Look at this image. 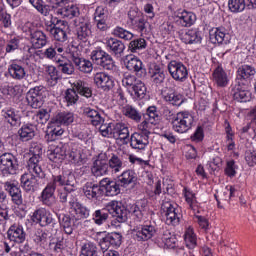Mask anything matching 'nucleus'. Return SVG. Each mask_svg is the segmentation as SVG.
Instances as JSON below:
<instances>
[{
	"instance_id": "nucleus-1",
	"label": "nucleus",
	"mask_w": 256,
	"mask_h": 256,
	"mask_svg": "<svg viewBox=\"0 0 256 256\" xmlns=\"http://www.w3.org/2000/svg\"><path fill=\"white\" fill-rule=\"evenodd\" d=\"M107 211L112 217L116 218L118 223H125V221H127V210H125V207L121 206V203L117 201H111L104 209L96 210L93 214V220L96 225H103V223H106L109 218Z\"/></svg>"
},
{
	"instance_id": "nucleus-2",
	"label": "nucleus",
	"mask_w": 256,
	"mask_h": 256,
	"mask_svg": "<svg viewBox=\"0 0 256 256\" xmlns=\"http://www.w3.org/2000/svg\"><path fill=\"white\" fill-rule=\"evenodd\" d=\"M31 157L28 160L27 167L30 173H35L38 177H45V172L41 167V156L43 155V147L37 142H33L30 146Z\"/></svg>"
},
{
	"instance_id": "nucleus-3",
	"label": "nucleus",
	"mask_w": 256,
	"mask_h": 256,
	"mask_svg": "<svg viewBox=\"0 0 256 256\" xmlns=\"http://www.w3.org/2000/svg\"><path fill=\"white\" fill-rule=\"evenodd\" d=\"M195 123L193 114L189 111L178 112L172 119V129L176 133H187Z\"/></svg>"
},
{
	"instance_id": "nucleus-4",
	"label": "nucleus",
	"mask_w": 256,
	"mask_h": 256,
	"mask_svg": "<svg viewBox=\"0 0 256 256\" xmlns=\"http://www.w3.org/2000/svg\"><path fill=\"white\" fill-rule=\"evenodd\" d=\"M49 185H53L54 189L57 187H64V191H75V175L71 170L63 171L61 174L53 175Z\"/></svg>"
},
{
	"instance_id": "nucleus-5",
	"label": "nucleus",
	"mask_w": 256,
	"mask_h": 256,
	"mask_svg": "<svg viewBox=\"0 0 256 256\" xmlns=\"http://www.w3.org/2000/svg\"><path fill=\"white\" fill-rule=\"evenodd\" d=\"M76 33L77 38L81 43H84L86 47L91 45L89 40L93 37V31H91L93 25H91V21L85 17H80L76 20ZM80 43V45H82Z\"/></svg>"
},
{
	"instance_id": "nucleus-6",
	"label": "nucleus",
	"mask_w": 256,
	"mask_h": 256,
	"mask_svg": "<svg viewBox=\"0 0 256 256\" xmlns=\"http://www.w3.org/2000/svg\"><path fill=\"white\" fill-rule=\"evenodd\" d=\"M68 58L70 61H73L77 69L82 73H91L93 71V63L89 60L81 58L79 54V48L74 45H69L67 50Z\"/></svg>"
},
{
	"instance_id": "nucleus-7",
	"label": "nucleus",
	"mask_w": 256,
	"mask_h": 256,
	"mask_svg": "<svg viewBox=\"0 0 256 256\" xmlns=\"http://www.w3.org/2000/svg\"><path fill=\"white\" fill-rule=\"evenodd\" d=\"M47 97V90L43 86H36L30 89L26 95V101L32 109H39L43 107L45 98Z\"/></svg>"
},
{
	"instance_id": "nucleus-8",
	"label": "nucleus",
	"mask_w": 256,
	"mask_h": 256,
	"mask_svg": "<svg viewBox=\"0 0 256 256\" xmlns=\"http://www.w3.org/2000/svg\"><path fill=\"white\" fill-rule=\"evenodd\" d=\"M167 69L174 81L183 83L187 81V77H189V70H187V66L182 62L172 60L168 63Z\"/></svg>"
},
{
	"instance_id": "nucleus-9",
	"label": "nucleus",
	"mask_w": 256,
	"mask_h": 256,
	"mask_svg": "<svg viewBox=\"0 0 256 256\" xmlns=\"http://www.w3.org/2000/svg\"><path fill=\"white\" fill-rule=\"evenodd\" d=\"M68 50L69 47H65L63 43L55 42L44 50L43 56L45 59H49L50 61H55V63H58L65 57V55H69L67 53Z\"/></svg>"
},
{
	"instance_id": "nucleus-10",
	"label": "nucleus",
	"mask_w": 256,
	"mask_h": 256,
	"mask_svg": "<svg viewBox=\"0 0 256 256\" xmlns=\"http://www.w3.org/2000/svg\"><path fill=\"white\" fill-rule=\"evenodd\" d=\"M231 94L235 101H239L240 103L251 101V91H249V87L245 82H241L240 80H236V83L232 86Z\"/></svg>"
},
{
	"instance_id": "nucleus-11",
	"label": "nucleus",
	"mask_w": 256,
	"mask_h": 256,
	"mask_svg": "<svg viewBox=\"0 0 256 256\" xmlns=\"http://www.w3.org/2000/svg\"><path fill=\"white\" fill-rule=\"evenodd\" d=\"M59 23H61V20L50 16V21H46V30L56 41H67V32L63 28L57 27Z\"/></svg>"
},
{
	"instance_id": "nucleus-12",
	"label": "nucleus",
	"mask_w": 256,
	"mask_h": 256,
	"mask_svg": "<svg viewBox=\"0 0 256 256\" xmlns=\"http://www.w3.org/2000/svg\"><path fill=\"white\" fill-rule=\"evenodd\" d=\"M197 21V15L191 11L179 10L174 15V23L177 27H192Z\"/></svg>"
},
{
	"instance_id": "nucleus-13",
	"label": "nucleus",
	"mask_w": 256,
	"mask_h": 256,
	"mask_svg": "<svg viewBox=\"0 0 256 256\" xmlns=\"http://www.w3.org/2000/svg\"><path fill=\"white\" fill-rule=\"evenodd\" d=\"M17 160L11 153H4L1 155V171L5 177L7 175H15L17 173Z\"/></svg>"
},
{
	"instance_id": "nucleus-14",
	"label": "nucleus",
	"mask_w": 256,
	"mask_h": 256,
	"mask_svg": "<svg viewBox=\"0 0 256 256\" xmlns=\"http://www.w3.org/2000/svg\"><path fill=\"white\" fill-rule=\"evenodd\" d=\"M156 243L159 247L175 249V247H177V237L171 234L167 228L162 227V230L159 231Z\"/></svg>"
},
{
	"instance_id": "nucleus-15",
	"label": "nucleus",
	"mask_w": 256,
	"mask_h": 256,
	"mask_svg": "<svg viewBox=\"0 0 256 256\" xmlns=\"http://www.w3.org/2000/svg\"><path fill=\"white\" fill-rule=\"evenodd\" d=\"M162 209L166 216V225H177L179 223V208L177 203L163 202Z\"/></svg>"
},
{
	"instance_id": "nucleus-16",
	"label": "nucleus",
	"mask_w": 256,
	"mask_h": 256,
	"mask_svg": "<svg viewBox=\"0 0 256 256\" xmlns=\"http://www.w3.org/2000/svg\"><path fill=\"white\" fill-rule=\"evenodd\" d=\"M130 147L137 153H143L149 147V136L134 132L130 138Z\"/></svg>"
},
{
	"instance_id": "nucleus-17",
	"label": "nucleus",
	"mask_w": 256,
	"mask_h": 256,
	"mask_svg": "<svg viewBox=\"0 0 256 256\" xmlns=\"http://www.w3.org/2000/svg\"><path fill=\"white\" fill-rule=\"evenodd\" d=\"M7 3L10 5V7H19L21 5L23 0H6ZM29 3L34 7L35 10L38 11V13H41V15H44V17H48L51 7L49 5H45V2L43 0H29Z\"/></svg>"
},
{
	"instance_id": "nucleus-18",
	"label": "nucleus",
	"mask_w": 256,
	"mask_h": 256,
	"mask_svg": "<svg viewBox=\"0 0 256 256\" xmlns=\"http://www.w3.org/2000/svg\"><path fill=\"white\" fill-rule=\"evenodd\" d=\"M209 35L211 43L214 44L227 45L231 41V35L223 27L213 28L210 30Z\"/></svg>"
},
{
	"instance_id": "nucleus-19",
	"label": "nucleus",
	"mask_w": 256,
	"mask_h": 256,
	"mask_svg": "<svg viewBox=\"0 0 256 256\" xmlns=\"http://www.w3.org/2000/svg\"><path fill=\"white\" fill-rule=\"evenodd\" d=\"M31 219L32 223H35L36 225H55V220H53L51 212L45 208L36 210Z\"/></svg>"
},
{
	"instance_id": "nucleus-20",
	"label": "nucleus",
	"mask_w": 256,
	"mask_h": 256,
	"mask_svg": "<svg viewBox=\"0 0 256 256\" xmlns=\"http://www.w3.org/2000/svg\"><path fill=\"white\" fill-rule=\"evenodd\" d=\"M4 189L9 193L15 205H21L23 203V196L21 195V188L19 187V182L15 180L7 181L4 184Z\"/></svg>"
},
{
	"instance_id": "nucleus-21",
	"label": "nucleus",
	"mask_w": 256,
	"mask_h": 256,
	"mask_svg": "<svg viewBox=\"0 0 256 256\" xmlns=\"http://www.w3.org/2000/svg\"><path fill=\"white\" fill-rule=\"evenodd\" d=\"M94 83L103 91H109L115 87V80L105 72H98L94 75Z\"/></svg>"
},
{
	"instance_id": "nucleus-22",
	"label": "nucleus",
	"mask_w": 256,
	"mask_h": 256,
	"mask_svg": "<svg viewBox=\"0 0 256 256\" xmlns=\"http://www.w3.org/2000/svg\"><path fill=\"white\" fill-rule=\"evenodd\" d=\"M38 179L42 178L35 174V172L29 171V173H24L20 178L22 189L27 192L35 191L39 183Z\"/></svg>"
},
{
	"instance_id": "nucleus-23",
	"label": "nucleus",
	"mask_w": 256,
	"mask_h": 256,
	"mask_svg": "<svg viewBox=\"0 0 256 256\" xmlns=\"http://www.w3.org/2000/svg\"><path fill=\"white\" fill-rule=\"evenodd\" d=\"M69 148L67 144L50 146L48 150V159L53 163H63L65 161V151Z\"/></svg>"
},
{
	"instance_id": "nucleus-24",
	"label": "nucleus",
	"mask_w": 256,
	"mask_h": 256,
	"mask_svg": "<svg viewBox=\"0 0 256 256\" xmlns=\"http://www.w3.org/2000/svg\"><path fill=\"white\" fill-rule=\"evenodd\" d=\"M55 186L53 184H47L40 194V201L42 205L46 207H53L57 203V197H55Z\"/></svg>"
},
{
	"instance_id": "nucleus-25",
	"label": "nucleus",
	"mask_w": 256,
	"mask_h": 256,
	"mask_svg": "<svg viewBox=\"0 0 256 256\" xmlns=\"http://www.w3.org/2000/svg\"><path fill=\"white\" fill-rule=\"evenodd\" d=\"M104 44L106 49L115 57H121L125 52V44L117 38H106Z\"/></svg>"
},
{
	"instance_id": "nucleus-26",
	"label": "nucleus",
	"mask_w": 256,
	"mask_h": 256,
	"mask_svg": "<svg viewBox=\"0 0 256 256\" xmlns=\"http://www.w3.org/2000/svg\"><path fill=\"white\" fill-rule=\"evenodd\" d=\"M70 214L72 219H75V221H81V219H87L89 216V209L87 207L83 206V204L73 201L70 202Z\"/></svg>"
},
{
	"instance_id": "nucleus-27",
	"label": "nucleus",
	"mask_w": 256,
	"mask_h": 256,
	"mask_svg": "<svg viewBox=\"0 0 256 256\" xmlns=\"http://www.w3.org/2000/svg\"><path fill=\"white\" fill-rule=\"evenodd\" d=\"M100 187L102 191L105 190L107 197H115L121 193V188L117 181L111 180L109 178H104L100 181Z\"/></svg>"
},
{
	"instance_id": "nucleus-28",
	"label": "nucleus",
	"mask_w": 256,
	"mask_h": 256,
	"mask_svg": "<svg viewBox=\"0 0 256 256\" xmlns=\"http://www.w3.org/2000/svg\"><path fill=\"white\" fill-rule=\"evenodd\" d=\"M112 139L121 141V143H127L129 139V127L125 123H116L113 125Z\"/></svg>"
},
{
	"instance_id": "nucleus-29",
	"label": "nucleus",
	"mask_w": 256,
	"mask_h": 256,
	"mask_svg": "<svg viewBox=\"0 0 256 256\" xmlns=\"http://www.w3.org/2000/svg\"><path fill=\"white\" fill-rule=\"evenodd\" d=\"M82 191L87 199H99V197H102L103 195L101 184L97 185L92 182H87L83 186Z\"/></svg>"
},
{
	"instance_id": "nucleus-30",
	"label": "nucleus",
	"mask_w": 256,
	"mask_h": 256,
	"mask_svg": "<svg viewBox=\"0 0 256 256\" xmlns=\"http://www.w3.org/2000/svg\"><path fill=\"white\" fill-rule=\"evenodd\" d=\"M163 99L168 103V105H172V107H181L182 104L185 103V97L183 94L175 90H170L164 93Z\"/></svg>"
},
{
	"instance_id": "nucleus-31",
	"label": "nucleus",
	"mask_w": 256,
	"mask_h": 256,
	"mask_svg": "<svg viewBox=\"0 0 256 256\" xmlns=\"http://www.w3.org/2000/svg\"><path fill=\"white\" fill-rule=\"evenodd\" d=\"M80 14L77 4L64 5L56 10V15H60L63 19H75Z\"/></svg>"
},
{
	"instance_id": "nucleus-32",
	"label": "nucleus",
	"mask_w": 256,
	"mask_h": 256,
	"mask_svg": "<svg viewBox=\"0 0 256 256\" xmlns=\"http://www.w3.org/2000/svg\"><path fill=\"white\" fill-rule=\"evenodd\" d=\"M47 35L41 30L30 32V43L34 49H43L47 45Z\"/></svg>"
},
{
	"instance_id": "nucleus-33",
	"label": "nucleus",
	"mask_w": 256,
	"mask_h": 256,
	"mask_svg": "<svg viewBox=\"0 0 256 256\" xmlns=\"http://www.w3.org/2000/svg\"><path fill=\"white\" fill-rule=\"evenodd\" d=\"M67 247V240H65V238H63V236H61L59 233L50 239L49 249L53 253H63Z\"/></svg>"
},
{
	"instance_id": "nucleus-34",
	"label": "nucleus",
	"mask_w": 256,
	"mask_h": 256,
	"mask_svg": "<svg viewBox=\"0 0 256 256\" xmlns=\"http://www.w3.org/2000/svg\"><path fill=\"white\" fill-rule=\"evenodd\" d=\"M212 77L217 87H227L229 85V76H227V72L221 66L214 70Z\"/></svg>"
},
{
	"instance_id": "nucleus-35",
	"label": "nucleus",
	"mask_w": 256,
	"mask_h": 256,
	"mask_svg": "<svg viewBox=\"0 0 256 256\" xmlns=\"http://www.w3.org/2000/svg\"><path fill=\"white\" fill-rule=\"evenodd\" d=\"M91 172L94 177H103V175H107L109 173V166L106 160L97 159L93 162Z\"/></svg>"
},
{
	"instance_id": "nucleus-36",
	"label": "nucleus",
	"mask_w": 256,
	"mask_h": 256,
	"mask_svg": "<svg viewBox=\"0 0 256 256\" xmlns=\"http://www.w3.org/2000/svg\"><path fill=\"white\" fill-rule=\"evenodd\" d=\"M124 63L128 71H132L133 73L143 71V61L134 55L126 56Z\"/></svg>"
},
{
	"instance_id": "nucleus-37",
	"label": "nucleus",
	"mask_w": 256,
	"mask_h": 256,
	"mask_svg": "<svg viewBox=\"0 0 256 256\" xmlns=\"http://www.w3.org/2000/svg\"><path fill=\"white\" fill-rule=\"evenodd\" d=\"M120 110L124 117H127L132 121H136V123H139V121H141V112H139V110H137V108H135L133 105H122L120 107Z\"/></svg>"
},
{
	"instance_id": "nucleus-38",
	"label": "nucleus",
	"mask_w": 256,
	"mask_h": 256,
	"mask_svg": "<svg viewBox=\"0 0 256 256\" xmlns=\"http://www.w3.org/2000/svg\"><path fill=\"white\" fill-rule=\"evenodd\" d=\"M8 239L14 243H23L25 241V231L22 226L12 225L8 230Z\"/></svg>"
},
{
	"instance_id": "nucleus-39",
	"label": "nucleus",
	"mask_w": 256,
	"mask_h": 256,
	"mask_svg": "<svg viewBox=\"0 0 256 256\" xmlns=\"http://www.w3.org/2000/svg\"><path fill=\"white\" fill-rule=\"evenodd\" d=\"M35 131H37L35 124L28 123L22 125L18 133L22 141H31L35 137Z\"/></svg>"
},
{
	"instance_id": "nucleus-40",
	"label": "nucleus",
	"mask_w": 256,
	"mask_h": 256,
	"mask_svg": "<svg viewBox=\"0 0 256 256\" xmlns=\"http://www.w3.org/2000/svg\"><path fill=\"white\" fill-rule=\"evenodd\" d=\"M137 181V173L135 171L128 169L118 177V183L122 187H129V185Z\"/></svg>"
},
{
	"instance_id": "nucleus-41",
	"label": "nucleus",
	"mask_w": 256,
	"mask_h": 256,
	"mask_svg": "<svg viewBox=\"0 0 256 256\" xmlns=\"http://www.w3.org/2000/svg\"><path fill=\"white\" fill-rule=\"evenodd\" d=\"M180 39L186 45H193L194 43H201V34L197 29H190L185 34H181Z\"/></svg>"
},
{
	"instance_id": "nucleus-42",
	"label": "nucleus",
	"mask_w": 256,
	"mask_h": 256,
	"mask_svg": "<svg viewBox=\"0 0 256 256\" xmlns=\"http://www.w3.org/2000/svg\"><path fill=\"white\" fill-rule=\"evenodd\" d=\"M157 233V229L153 225H145L135 232L138 241H148Z\"/></svg>"
},
{
	"instance_id": "nucleus-43",
	"label": "nucleus",
	"mask_w": 256,
	"mask_h": 256,
	"mask_svg": "<svg viewBox=\"0 0 256 256\" xmlns=\"http://www.w3.org/2000/svg\"><path fill=\"white\" fill-rule=\"evenodd\" d=\"M255 73H256L255 67L244 64L240 66L237 70L236 81H241L242 83H244L246 79H249V77H253Z\"/></svg>"
},
{
	"instance_id": "nucleus-44",
	"label": "nucleus",
	"mask_w": 256,
	"mask_h": 256,
	"mask_svg": "<svg viewBox=\"0 0 256 256\" xmlns=\"http://www.w3.org/2000/svg\"><path fill=\"white\" fill-rule=\"evenodd\" d=\"M128 93L136 100L145 99V95H147V87H145V84L141 80H138Z\"/></svg>"
},
{
	"instance_id": "nucleus-45",
	"label": "nucleus",
	"mask_w": 256,
	"mask_h": 256,
	"mask_svg": "<svg viewBox=\"0 0 256 256\" xmlns=\"http://www.w3.org/2000/svg\"><path fill=\"white\" fill-rule=\"evenodd\" d=\"M64 160L68 163H72L73 165H81V163H83V157L81 156V152L77 149H70L69 146L65 151Z\"/></svg>"
},
{
	"instance_id": "nucleus-46",
	"label": "nucleus",
	"mask_w": 256,
	"mask_h": 256,
	"mask_svg": "<svg viewBox=\"0 0 256 256\" xmlns=\"http://www.w3.org/2000/svg\"><path fill=\"white\" fill-rule=\"evenodd\" d=\"M59 125H61V124L55 123V120L53 118V120L49 126V130L46 133L47 141H56L57 137H61V135H63V133H65V130H63V128H61V126H59Z\"/></svg>"
},
{
	"instance_id": "nucleus-47",
	"label": "nucleus",
	"mask_w": 256,
	"mask_h": 256,
	"mask_svg": "<svg viewBox=\"0 0 256 256\" xmlns=\"http://www.w3.org/2000/svg\"><path fill=\"white\" fill-rule=\"evenodd\" d=\"M109 173L117 174L121 173L125 168V163L117 155H113L107 162Z\"/></svg>"
},
{
	"instance_id": "nucleus-48",
	"label": "nucleus",
	"mask_w": 256,
	"mask_h": 256,
	"mask_svg": "<svg viewBox=\"0 0 256 256\" xmlns=\"http://www.w3.org/2000/svg\"><path fill=\"white\" fill-rule=\"evenodd\" d=\"M147 211H149L147 199L138 200L135 205L132 206V212L137 219H142L143 215H147Z\"/></svg>"
},
{
	"instance_id": "nucleus-49",
	"label": "nucleus",
	"mask_w": 256,
	"mask_h": 256,
	"mask_svg": "<svg viewBox=\"0 0 256 256\" xmlns=\"http://www.w3.org/2000/svg\"><path fill=\"white\" fill-rule=\"evenodd\" d=\"M83 113L84 115H86V117H88V119H90L94 127H97V125H101L105 121L101 114L91 107H85Z\"/></svg>"
},
{
	"instance_id": "nucleus-50",
	"label": "nucleus",
	"mask_w": 256,
	"mask_h": 256,
	"mask_svg": "<svg viewBox=\"0 0 256 256\" xmlns=\"http://www.w3.org/2000/svg\"><path fill=\"white\" fill-rule=\"evenodd\" d=\"M8 72L10 77H12V79H16L17 81H21V79H25V76L27 75L25 68L15 62H13L8 67Z\"/></svg>"
},
{
	"instance_id": "nucleus-51",
	"label": "nucleus",
	"mask_w": 256,
	"mask_h": 256,
	"mask_svg": "<svg viewBox=\"0 0 256 256\" xmlns=\"http://www.w3.org/2000/svg\"><path fill=\"white\" fill-rule=\"evenodd\" d=\"M2 117L6 123H9L12 127H17V125L21 124V117L15 110L9 109L6 111H2Z\"/></svg>"
},
{
	"instance_id": "nucleus-52",
	"label": "nucleus",
	"mask_w": 256,
	"mask_h": 256,
	"mask_svg": "<svg viewBox=\"0 0 256 256\" xmlns=\"http://www.w3.org/2000/svg\"><path fill=\"white\" fill-rule=\"evenodd\" d=\"M44 71L48 84L51 87L57 85V81H59V71H57V68L53 65H47Z\"/></svg>"
},
{
	"instance_id": "nucleus-53",
	"label": "nucleus",
	"mask_w": 256,
	"mask_h": 256,
	"mask_svg": "<svg viewBox=\"0 0 256 256\" xmlns=\"http://www.w3.org/2000/svg\"><path fill=\"white\" fill-rule=\"evenodd\" d=\"M184 243L188 249H195L197 247V234L191 226L186 228L184 232Z\"/></svg>"
},
{
	"instance_id": "nucleus-54",
	"label": "nucleus",
	"mask_w": 256,
	"mask_h": 256,
	"mask_svg": "<svg viewBox=\"0 0 256 256\" xmlns=\"http://www.w3.org/2000/svg\"><path fill=\"white\" fill-rule=\"evenodd\" d=\"M75 121V114L72 112H60L54 117V123L65 125L66 127L71 125Z\"/></svg>"
},
{
	"instance_id": "nucleus-55",
	"label": "nucleus",
	"mask_w": 256,
	"mask_h": 256,
	"mask_svg": "<svg viewBox=\"0 0 256 256\" xmlns=\"http://www.w3.org/2000/svg\"><path fill=\"white\" fill-rule=\"evenodd\" d=\"M56 63L64 75H73L75 73V67H73V64L69 60V54H66L64 58H61Z\"/></svg>"
},
{
	"instance_id": "nucleus-56",
	"label": "nucleus",
	"mask_w": 256,
	"mask_h": 256,
	"mask_svg": "<svg viewBox=\"0 0 256 256\" xmlns=\"http://www.w3.org/2000/svg\"><path fill=\"white\" fill-rule=\"evenodd\" d=\"M51 115L49 112L45 109H41L37 111L36 113L33 114L32 116V123L37 126V125H45L47 121H49V118Z\"/></svg>"
},
{
	"instance_id": "nucleus-57",
	"label": "nucleus",
	"mask_w": 256,
	"mask_h": 256,
	"mask_svg": "<svg viewBox=\"0 0 256 256\" xmlns=\"http://www.w3.org/2000/svg\"><path fill=\"white\" fill-rule=\"evenodd\" d=\"M247 7V0H228V9L231 13H243Z\"/></svg>"
},
{
	"instance_id": "nucleus-58",
	"label": "nucleus",
	"mask_w": 256,
	"mask_h": 256,
	"mask_svg": "<svg viewBox=\"0 0 256 256\" xmlns=\"http://www.w3.org/2000/svg\"><path fill=\"white\" fill-rule=\"evenodd\" d=\"M151 78L156 85H159L165 81V71L162 70L161 66L154 65V68L150 70Z\"/></svg>"
},
{
	"instance_id": "nucleus-59",
	"label": "nucleus",
	"mask_w": 256,
	"mask_h": 256,
	"mask_svg": "<svg viewBox=\"0 0 256 256\" xmlns=\"http://www.w3.org/2000/svg\"><path fill=\"white\" fill-rule=\"evenodd\" d=\"M183 195L186 203L189 205L192 211H197V198L195 197V193L191 191V189L185 187L183 189Z\"/></svg>"
},
{
	"instance_id": "nucleus-60",
	"label": "nucleus",
	"mask_w": 256,
	"mask_h": 256,
	"mask_svg": "<svg viewBox=\"0 0 256 256\" xmlns=\"http://www.w3.org/2000/svg\"><path fill=\"white\" fill-rule=\"evenodd\" d=\"M3 95H9V97H20L23 94V86L21 85H5L2 89Z\"/></svg>"
},
{
	"instance_id": "nucleus-61",
	"label": "nucleus",
	"mask_w": 256,
	"mask_h": 256,
	"mask_svg": "<svg viewBox=\"0 0 256 256\" xmlns=\"http://www.w3.org/2000/svg\"><path fill=\"white\" fill-rule=\"evenodd\" d=\"M74 87H76L78 93L80 95H82V97H86V99H89V97H91V95H93L91 88H89L87 83L83 82L82 80L75 81Z\"/></svg>"
},
{
	"instance_id": "nucleus-62",
	"label": "nucleus",
	"mask_w": 256,
	"mask_h": 256,
	"mask_svg": "<svg viewBox=\"0 0 256 256\" xmlns=\"http://www.w3.org/2000/svg\"><path fill=\"white\" fill-rule=\"evenodd\" d=\"M147 47V41L144 38H138L130 41L128 45L129 51L131 53H137L138 51H142Z\"/></svg>"
},
{
	"instance_id": "nucleus-63",
	"label": "nucleus",
	"mask_w": 256,
	"mask_h": 256,
	"mask_svg": "<svg viewBox=\"0 0 256 256\" xmlns=\"http://www.w3.org/2000/svg\"><path fill=\"white\" fill-rule=\"evenodd\" d=\"M113 35H115V37H118L119 39H124V41H131V39H133L135 37L134 33H132L131 31H129L123 27H119V26H117L113 30Z\"/></svg>"
},
{
	"instance_id": "nucleus-64",
	"label": "nucleus",
	"mask_w": 256,
	"mask_h": 256,
	"mask_svg": "<svg viewBox=\"0 0 256 256\" xmlns=\"http://www.w3.org/2000/svg\"><path fill=\"white\" fill-rule=\"evenodd\" d=\"M155 125H156L155 123L144 118V121H142L138 125V132H136V133H140V135H147V137H149V135H151V131H152L153 127H155Z\"/></svg>"
}]
</instances>
